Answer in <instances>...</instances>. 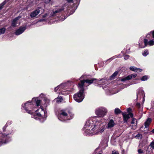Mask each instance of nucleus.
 I'll return each mask as SVG.
<instances>
[{
    "label": "nucleus",
    "instance_id": "obj_44",
    "mask_svg": "<svg viewBox=\"0 0 154 154\" xmlns=\"http://www.w3.org/2000/svg\"><path fill=\"white\" fill-rule=\"evenodd\" d=\"M43 20H40L39 21V22H41V21H42Z\"/></svg>",
    "mask_w": 154,
    "mask_h": 154
},
{
    "label": "nucleus",
    "instance_id": "obj_5",
    "mask_svg": "<svg viewBox=\"0 0 154 154\" xmlns=\"http://www.w3.org/2000/svg\"><path fill=\"white\" fill-rule=\"evenodd\" d=\"M66 84V83H62L60 85L58 86L54 89V91L55 92H57V93L59 94H68L70 93V92L68 91H66L67 88Z\"/></svg>",
    "mask_w": 154,
    "mask_h": 154
},
{
    "label": "nucleus",
    "instance_id": "obj_4",
    "mask_svg": "<svg viewBox=\"0 0 154 154\" xmlns=\"http://www.w3.org/2000/svg\"><path fill=\"white\" fill-rule=\"evenodd\" d=\"M45 116V112L42 106L39 109L35 111V113L32 115V117L36 120H39L41 122H43L46 119L45 117H43V115Z\"/></svg>",
    "mask_w": 154,
    "mask_h": 154
},
{
    "label": "nucleus",
    "instance_id": "obj_27",
    "mask_svg": "<svg viewBox=\"0 0 154 154\" xmlns=\"http://www.w3.org/2000/svg\"><path fill=\"white\" fill-rule=\"evenodd\" d=\"M35 101L36 105L37 106H38L40 105V104L41 103V100H39L35 99Z\"/></svg>",
    "mask_w": 154,
    "mask_h": 154
},
{
    "label": "nucleus",
    "instance_id": "obj_26",
    "mask_svg": "<svg viewBox=\"0 0 154 154\" xmlns=\"http://www.w3.org/2000/svg\"><path fill=\"white\" fill-rule=\"evenodd\" d=\"M149 54L148 51L147 50L144 51L142 53V55L143 56L145 57Z\"/></svg>",
    "mask_w": 154,
    "mask_h": 154
},
{
    "label": "nucleus",
    "instance_id": "obj_11",
    "mask_svg": "<svg viewBox=\"0 0 154 154\" xmlns=\"http://www.w3.org/2000/svg\"><path fill=\"white\" fill-rule=\"evenodd\" d=\"M26 29V26L20 27L16 31L15 33V34L16 35H19L23 33Z\"/></svg>",
    "mask_w": 154,
    "mask_h": 154
},
{
    "label": "nucleus",
    "instance_id": "obj_35",
    "mask_svg": "<svg viewBox=\"0 0 154 154\" xmlns=\"http://www.w3.org/2000/svg\"><path fill=\"white\" fill-rule=\"evenodd\" d=\"M112 154H119V153L118 151L114 150L112 151Z\"/></svg>",
    "mask_w": 154,
    "mask_h": 154
},
{
    "label": "nucleus",
    "instance_id": "obj_28",
    "mask_svg": "<svg viewBox=\"0 0 154 154\" xmlns=\"http://www.w3.org/2000/svg\"><path fill=\"white\" fill-rule=\"evenodd\" d=\"M135 137L137 139H141L142 137V136L141 134H138L135 136Z\"/></svg>",
    "mask_w": 154,
    "mask_h": 154
},
{
    "label": "nucleus",
    "instance_id": "obj_32",
    "mask_svg": "<svg viewBox=\"0 0 154 154\" xmlns=\"http://www.w3.org/2000/svg\"><path fill=\"white\" fill-rule=\"evenodd\" d=\"M131 77V78H135L137 76V75L136 74H132L131 75H130Z\"/></svg>",
    "mask_w": 154,
    "mask_h": 154
},
{
    "label": "nucleus",
    "instance_id": "obj_7",
    "mask_svg": "<svg viewBox=\"0 0 154 154\" xmlns=\"http://www.w3.org/2000/svg\"><path fill=\"white\" fill-rule=\"evenodd\" d=\"M107 112L106 109L103 107L97 108L95 111L96 115L99 117H103L106 114Z\"/></svg>",
    "mask_w": 154,
    "mask_h": 154
},
{
    "label": "nucleus",
    "instance_id": "obj_42",
    "mask_svg": "<svg viewBox=\"0 0 154 154\" xmlns=\"http://www.w3.org/2000/svg\"><path fill=\"white\" fill-rule=\"evenodd\" d=\"M43 94H40V97H42V96H43Z\"/></svg>",
    "mask_w": 154,
    "mask_h": 154
},
{
    "label": "nucleus",
    "instance_id": "obj_9",
    "mask_svg": "<svg viewBox=\"0 0 154 154\" xmlns=\"http://www.w3.org/2000/svg\"><path fill=\"white\" fill-rule=\"evenodd\" d=\"M10 138H8L7 134H2L0 137V143H6L8 141L7 140Z\"/></svg>",
    "mask_w": 154,
    "mask_h": 154
},
{
    "label": "nucleus",
    "instance_id": "obj_18",
    "mask_svg": "<svg viewBox=\"0 0 154 154\" xmlns=\"http://www.w3.org/2000/svg\"><path fill=\"white\" fill-rule=\"evenodd\" d=\"M152 120L151 118H148L144 123L145 128H147L151 122Z\"/></svg>",
    "mask_w": 154,
    "mask_h": 154
},
{
    "label": "nucleus",
    "instance_id": "obj_23",
    "mask_svg": "<svg viewBox=\"0 0 154 154\" xmlns=\"http://www.w3.org/2000/svg\"><path fill=\"white\" fill-rule=\"evenodd\" d=\"M122 112L118 108H116L115 109V113L116 115H118Z\"/></svg>",
    "mask_w": 154,
    "mask_h": 154
},
{
    "label": "nucleus",
    "instance_id": "obj_45",
    "mask_svg": "<svg viewBox=\"0 0 154 154\" xmlns=\"http://www.w3.org/2000/svg\"><path fill=\"white\" fill-rule=\"evenodd\" d=\"M51 0H48V2H50L51 1Z\"/></svg>",
    "mask_w": 154,
    "mask_h": 154
},
{
    "label": "nucleus",
    "instance_id": "obj_43",
    "mask_svg": "<svg viewBox=\"0 0 154 154\" xmlns=\"http://www.w3.org/2000/svg\"><path fill=\"white\" fill-rule=\"evenodd\" d=\"M151 131L152 133H154V129L152 130Z\"/></svg>",
    "mask_w": 154,
    "mask_h": 154
},
{
    "label": "nucleus",
    "instance_id": "obj_15",
    "mask_svg": "<svg viewBox=\"0 0 154 154\" xmlns=\"http://www.w3.org/2000/svg\"><path fill=\"white\" fill-rule=\"evenodd\" d=\"M63 10L62 8H58L57 10H54L53 11V13L51 14L52 16L56 15L57 14H58L60 13L61 11Z\"/></svg>",
    "mask_w": 154,
    "mask_h": 154
},
{
    "label": "nucleus",
    "instance_id": "obj_33",
    "mask_svg": "<svg viewBox=\"0 0 154 154\" xmlns=\"http://www.w3.org/2000/svg\"><path fill=\"white\" fill-rule=\"evenodd\" d=\"M106 81V80H105V79H100V80H97V82H98L99 81V82L102 81V82H104Z\"/></svg>",
    "mask_w": 154,
    "mask_h": 154
},
{
    "label": "nucleus",
    "instance_id": "obj_46",
    "mask_svg": "<svg viewBox=\"0 0 154 154\" xmlns=\"http://www.w3.org/2000/svg\"><path fill=\"white\" fill-rule=\"evenodd\" d=\"M65 19V17H64V19H63V20H62V21H63V20H64Z\"/></svg>",
    "mask_w": 154,
    "mask_h": 154
},
{
    "label": "nucleus",
    "instance_id": "obj_38",
    "mask_svg": "<svg viewBox=\"0 0 154 154\" xmlns=\"http://www.w3.org/2000/svg\"><path fill=\"white\" fill-rule=\"evenodd\" d=\"M68 2H72V0H66Z\"/></svg>",
    "mask_w": 154,
    "mask_h": 154
},
{
    "label": "nucleus",
    "instance_id": "obj_1",
    "mask_svg": "<svg viewBox=\"0 0 154 154\" xmlns=\"http://www.w3.org/2000/svg\"><path fill=\"white\" fill-rule=\"evenodd\" d=\"M105 120L98 117L94 116L88 120L84 127L85 135L92 136L101 134L105 129Z\"/></svg>",
    "mask_w": 154,
    "mask_h": 154
},
{
    "label": "nucleus",
    "instance_id": "obj_16",
    "mask_svg": "<svg viewBox=\"0 0 154 154\" xmlns=\"http://www.w3.org/2000/svg\"><path fill=\"white\" fill-rule=\"evenodd\" d=\"M130 69L131 70H132L136 72H141L142 70L141 69L136 68L134 66L130 67Z\"/></svg>",
    "mask_w": 154,
    "mask_h": 154
},
{
    "label": "nucleus",
    "instance_id": "obj_10",
    "mask_svg": "<svg viewBox=\"0 0 154 154\" xmlns=\"http://www.w3.org/2000/svg\"><path fill=\"white\" fill-rule=\"evenodd\" d=\"M41 9L44 11V10L42 9L41 8H38L32 12L30 14V16L31 18H33L35 17L37 15L40 13V9Z\"/></svg>",
    "mask_w": 154,
    "mask_h": 154
},
{
    "label": "nucleus",
    "instance_id": "obj_22",
    "mask_svg": "<svg viewBox=\"0 0 154 154\" xmlns=\"http://www.w3.org/2000/svg\"><path fill=\"white\" fill-rule=\"evenodd\" d=\"M149 78V76L148 75H144L142 77L140 80L142 81L147 80Z\"/></svg>",
    "mask_w": 154,
    "mask_h": 154
},
{
    "label": "nucleus",
    "instance_id": "obj_6",
    "mask_svg": "<svg viewBox=\"0 0 154 154\" xmlns=\"http://www.w3.org/2000/svg\"><path fill=\"white\" fill-rule=\"evenodd\" d=\"M22 106L28 113L29 114L32 113V110L30 109H32L33 106V104L32 101L27 102L23 104Z\"/></svg>",
    "mask_w": 154,
    "mask_h": 154
},
{
    "label": "nucleus",
    "instance_id": "obj_12",
    "mask_svg": "<svg viewBox=\"0 0 154 154\" xmlns=\"http://www.w3.org/2000/svg\"><path fill=\"white\" fill-rule=\"evenodd\" d=\"M20 16H18V17L15 18L12 21V26L13 27H15L19 26L20 25V23H18V20L20 18Z\"/></svg>",
    "mask_w": 154,
    "mask_h": 154
},
{
    "label": "nucleus",
    "instance_id": "obj_20",
    "mask_svg": "<svg viewBox=\"0 0 154 154\" xmlns=\"http://www.w3.org/2000/svg\"><path fill=\"white\" fill-rule=\"evenodd\" d=\"M55 100L57 103H60L63 100V98L61 96H58Z\"/></svg>",
    "mask_w": 154,
    "mask_h": 154
},
{
    "label": "nucleus",
    "instance_id": "obj_3",
    "mask_svg": "<svg viewBox=\"0 0 154 154\" xmlns=\"http://www.w3.org/2000/svg\"><path fill=\"white\" fill-rule=\"evenodd\" d=\"M73 117V114L67 109L60 110L58 116V119L62 121L70 120Z\"/></svg>",
    "mask_w": 154,
    "mask_h": 154
},
{
    "label": "nucleus",
    "instance_id": "obj_31",
    "mask_svg": "<svg viewBox=\"0 0 154 154\" xmlns=\"http://www.w3.org/2000/svg\"><path fill=\"white\" fill-rule=\"evenodd\" d=\"M5 4V2H4L0 5V10L2 8L3 6Z\"/></svg>",
    "mask_w": 154,
    "mask_h": 154
},
{
    "label": "nucleus",
    "instance_id": "obj_19",
    "mask_svg": "<svg viewBox=\"0 0 154 154\" xmlns=\"http://www.w3.org/2000/svg\"><path fill=\"white\" fill-rule=\"evenodd\" d=\"M131 79V77L130 75H128L125 77L122 78L121 79V81L122 82H125L128 81Z\"/></svg>",
    "mask_w": 154,
    "mask_h": 154
},
{
    "label": "nucleus",
    "instance_id": "obj_50",
    "mask_svg": "<svg viewBox=\"0 0 154 154\" xmlns=\"http://www.w3.org/2000/svg\"><path fill=\"white\" fill-rule=\"evenodd\" d=\"M101 154V153H100V154Z\"/></svg>",
    "mask_w": 154,
    "mask_h": 154
},
{
    "label": "nucleus",
    "instance_id": "obj_39",
    "mask_svg": "<svg viewBox=\"0 0 154 154\" xmlns=\"http://www.w3.org/2000/svg\"><path fill=\"white\" fill-rule=\"evenodd\" d=\"M48 2V0H45V2L46 4L50 2Z\"/></svg>",
    "mask_w": 154,
    "mask_h": 154
},
{
    "label": "nucleus",
    "instance_id": "obj_8",
    "mask_svg": "<svg viewBox=\"0 0 154 154\" xmlns=\"http://www.w3.org/2000/svg\"><path fill=\"white\" fill-rule=\"evenodd\" d=\"M124 122H126L130 117L133 116V114L132 113H129L128 114L126 112L122 113Z\"/></svg>",
    "mask_w": 154,
    "mask_h": 154
},
{
    "label": "nucleus",
    "instance_id": "obj_24",
    "mask_svg": "<svg viewBox=\"0 0 154 154\" xmlns=\"http://www.w3.org/2000/svg\"><path fill=\"white\" fill-rule=\"evenodd\" d=\"M131 124L134 125H136L137 124V119L134 118H133L131 122Z\"/></svg>",
    "mask_w": 154,
    "mask_h": 154
},
{
    "label": "nucleus",
    "instance_id": "obj_36",
    "mask_svg": "<svg viewBox=\"0 0 154 154\" xmlns=\"http://www.w3.org/2000/svg\"><path fill=\"white\" fill-rule=\"evenodd\" d=\"M138 152L139 153H142L143 152V151L141 149H140L138 150Z\"/></svg>",
    "mask_w": 154,
    "mask_h": 154
},
{
    "label": "nucleus",
    "instance_id": "obj_37",
    "mask_svg": "<svg viewBox=\"0 0 154 154\" xmlns=\"http://www.w3.org/2000/svg\"><path fill=\"white\" fill-rule=\"evenodd\" d=\"M127 111L128 113H131L130 112L131 111V109L130 108H128L127 109Z\"/></svg>",
    "mask_w": 154,
    "mask_h": 154
},
{
    "label": "nucleus",
    "instance_id": "obj_14",
    "mask_svg": "<svg viewBox=\"0 0 154 154\" xmlns=\"http://www.w3.org/2000/svg\"><path fill=\"white\" fill-rule=\"evenodd\" d=\"M115 125V124L114 121L112 119H111L108 123L107 128L108 129L111 128L113 127Z\"/></svg>",
    "mask_w": 154,
    "mask_h": 154
},
{
    "label": "nucleus",
    "instance_id": "obj_48",
    "mask_svg": "<svg viewBox=\"0 0 154 154\" xmlns=\"http://www.w3.org/2000/svg\"><path fill=\"white\" fill-rule=\"evenodd\" d=\"M82 76H82L81 77V78H80V79H81V78H82Z\"/></svg>",
    "mask_w": 154,
    "mask_h": 154
},
{
    "label": "nucleus",
    "instance_id": "obj_41",
    "mask_svg": "<svg viewBox=\"0 0 154 154\" xmlns=\"http://www.w3.org/2000/svg\"><path fill=\"white\" fill-rule=\"evenodd\" d=\"M141 92L142 94H143L144 93V91L143 90L141 91Z\"/></svg>",
    "mask_w": 154,
    "mask_h": 154
},
{
    "label": "nucleus",
    "instance_id": "obj_25",
    "mask_svg": "<svg viewBox=\"0 0 154 154\" xmlns=\"http://www.w3.org/2000/svg\"><path fill=\"white\" fill-rule=\"evenodd\" d=\"M5 31L6 29L5 28L0 29V35L4 34Z\"/></svg>",
    "mask_w": 154,
    "mask_h": 154
},
{
    "label": "nucleus",
    "instance_id": "obj_49",
    "mask_svg": "<svg viewBox=\"0 0 154 154\" xmlns=\"http://www.w3.org/2000/svg\"><path fill=\"white\" fill-rule=\"evenodd\" d=\"M32 100H34V99L33 98Z\"/></svg>",
    "mask_w": 154,
    "mask_h": 154
},
{
    "label": "nucleus",
    "instance_id": "obj_40",
    "mask_svg": "<svg viewBox=\"0 0 154 154\" xmlns=\"http://www.w3.org/2000/svg\"><path fill=\"white\" fill-rule=\"evenodd\" d=\"M48 15L47 14H45L43 16V17H45L47 16Z\"/></svg>",
    "mask_w": 154,
    "mask_h": 154
},
{
    "label": "nucleus",
    "instance_id": "obj_47",
    "mask_svg": "<svg viewBox=\"0 0 154 154\" xmlns=\"http://www.w3.org/2000/svg\"><path fill=\"white\" fill-rule=\"evenodd\" d=\"M138 95H139V94H137V97H138Z\"/></svg>",
    "mask_w": 154,
    "mask_h": 154
},
{
    "label": "nucleus",
    "instance_id": "obj_29",
    "mask_svg": "<svg viewBox=\"0 0 154 154\" xmlns=\"http://www.w3.org/2000/svg\"><path fill=\"white\" fill-rule=\"evenodd\" d=\"M118 74V72L117 71H116L115 72L111 75V77L112 78H113L116 77Z\"/></svg>",
    "mask_w": 154,
    "mask_h": 154
},
{
    "label": "nucleus",
    "instance_id": "obj_17",
    "mask_svg": "<svg viewBox=\"0 0 154 154\" xmlns=\"http://www.w3.org/2000/svg\"><path fill=\"white\" fill-rule=\"evenodd\" d=\"M44 97V100L45 103L43 104L42 105L45 107H46L49 104L50 100L49 99L46 97Z\"/></svg>",
    "mask_w": 154,
    "mask_h": 154
},
{
    "label": "nucleus",
    "instance_id": "obj_2",
    "mask_svg": "<svg viewBox=\"0 0 154 154\" xmlns=\"http://www.w3.org/2000/svg\"><path fill=\"white\" fill-rule=\"evenodd\" d=\"M96 80L95 79H86L81 81V83L79 84V91L73 96V98L75 101L78 102H82L84 98L83 94L84 89V86H87L92 83L93 82Z\"/></svg>",
    "mask_w": 154,
    "mask_h": 154
},
{
    "label": "nucleus",
    "instance_id": "obj_34",
    "mask_svg": "<svg viewBox=\"0 0 154 154\" xmlns=\"http://www.w3.org/2000/svg\"><path fill=\"white\" fill-rule=\"evenodd\" d=\"M129 56L128 55H126L124 56V59L125 60H126L129 58Z\"/></svg>",
    "mask_w": 154,
    "mask_h": 154
},
{
    "label": "nucleus",
    "instance_id": "obj_30",
    "mask_svg": "<svg viewBox=\"0 0 154 154\" xmlns=\"http://www.w3.org/2000/svg\"><path fill=\"white\" fill-rule=\"evenodd\" d=\"M150 146L152 149H154V140L150 144Z\"/></svg>",
    "mask_w": 154,
    "mask_h": 154
},
{
    "label": "nucleus",
    "instance_id": "obj_21",
    "mask_svg": "<svg viewBox=\"0 0 154 154\" xmlns=\"http://www.w3.org/2000/svg\"><path fill=\"white\" fill-rule=\"evenodd\" d=\"M151 34L152 35V38H154V31L150 32L149 33L147 34L146 35L147 38H150V35Z\"/></svg>",
    "mask_w": 154,
    "mask_h": 154
},
{
    "label": "nucleus",
    "instance_id": "obj_13",
    "mask_svg": "<svg viewBox=\"0 0 154 154\" xmlns=\"http://www.w3.org/2000/svg\"><path fill=\"white\" fill-rule=\"evenodd\" d=\"M143 41L145 46H146L147 45L152 46L154 45V41L153 40H151L148 42L147 39H144Z\"/></svg>",
    "mask_w": 154,
    "mask_h": 154
}]
</instances>
